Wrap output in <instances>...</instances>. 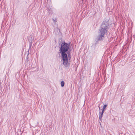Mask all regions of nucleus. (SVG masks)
Returning <instances> with one entry per match:
<instances>
[{
  "label": "nucleus",
  "instance_id": "f257e3e1",
  "mask_svg": "<svg viewBox=\"0 0 135 135\" xmlns=\"http://www.w3.org/2000/svg\"><path fill=\"white\" fill-rule=\"evenodd\" d=\"M59 51L61 54V60L63 61V64L64 66H67L68 59L67 52L70 48V43H67L64 41L61 44H59Z\"/></svg>",
  "mask_w": 135,
  "mask_h": 135
},
{
  "label": "nucleus",
  "instance_id": "f03ea898",
  "mask_svg": "<svg viewBox=\"0 0 135 135\" xmlns=\"http://www.w3.org/2000/svg\"><path fill=\"white\" fill-rule=\"evenodd\" d=\"M109 20L107 19L104 21L101 25L98 33L99 35L95 40V45L97 44L99 41L103 40L104 35L107 32L109 28Z\"/></svg>",
  "mask_w": 135,
  "mask_h": 135
},
{
  "label": "nucleus",
  "instance_id": "7ed1b4c3",
  "mask_svg": "<svg viewBox=\"0 0 135 135\" xmlns=\"http://www.w3.org/2000/svg\"><path fill=\"white\" fill-rule=\"evenodd\" d=\"M28 41L29 43V47L28 49V53L27 55V57L28 58V55L29 54V50L31 49V46L32 45V41L34 39V38L33 37L30 35V36H29L28 37Z\"/></svg>",
  "mask_w": 135,
  "mask_h": 135
},
{
  "label": "nucleus",
  "instance_id": "20e7f679",
  "mask_svg": "<svg viewBox=\"0 0 135 135\" xmlns=\"http://www.w3.org/2000/svg\"><path fill=\"white\" fill-rule=\"evenodd\" d=\"M70 50H69L68 52H67V54L68 55V57L69 58V60H70L71 59V55L70 54Z\"/></svg>",
  "mask_w": 135,
  "mask_h": 135
},
{
  "label": "nucleus",
  "instance_id": "39448f33",
  "mask_svg": "<svg viewBox=\"0 0 135 135\" xmlns=\"http://www.w3.org/2000/svg\"><path fill=\"white\" fill-rule=\"evenodd\" d=\"M108 105L107 104H105L104 105L103 108L102 109V110L103 111H105V109L107 107Z\"/></svg>",
  "mask_w": 135,
  "mask_h": 135
},
{
  "label": "nucleus",
  "instance_id": "423d86ee",
  "mask_svg": "<svg viewBox=\"0 0 135 135\" xmlns=\"http://www.w3.org/2000/svg\"><path fill=\"white\" fill-rule=\"evenodd\" d=\"M99 113H100V114H99V118L100 120H101L102 119V117L103 116V114H102V113H101L100 112H99Z\"/></svg>",
  "mask_w": 135,
  "mask_h": 135
},
{
  "label": "nucleus",
  "instance_id": "0eeeda50",
  "mask_svg": "<svg viewBox=\"0 0 135 135\" xmlns=\"http://www.w3.org/2000/svg\"><path fill=\"white\" fill-rule=\"evenodd\" d=\"M65 83L63 81H62L61 82V86L62 87H63L64 86Z\"/></svg>",
  "mask_w": 135,
  "mask_h": 135
},
{
  "label": "nucleus",
  "instance_id": "6e6552de",
  "mask_svg": "<svg viewBox=\"0 0 135 135\" xmlns=\"http://www.w3.org/2000/svg\"><path fill=\"white\" fill-rule=\"evenodd\" d=\"M104 112V111H103V110H102V112L101 113H102V114H103Z\"/></svg>",
  "mask_w": 135,
  "mask_h": 135
},
{
  "label": "nucleus",
  "instance_id": "1a4fd4ad",
  "mask_svg": "<svg viewBox=\"0 0 135 135\" xmlns=\"http://www.w3.org/2000/svg\"><path fill=\"white\" fill-rule=\"evenodd\" d=\"M52 20L53 21H54V22H55V20H54V18H53L52 19Z\"/></svg>",
  "mask_w": 135,
  "mask_h": 135
},
{
  "label": "nucleus",
  "instance_id": "9d476101",
  "mask_svg": "<svg viewBox=\"0 0 135 135\" xmlns=\"http://www.w3.org/2000/svg\"><path fill=\"white\" fill-rule=\"evenodd\" d=\"M99 109H100V107L99 106Z\"/></svg>",
  "mask_w": 135,
  "mask_h": 135
}]
</instances>
